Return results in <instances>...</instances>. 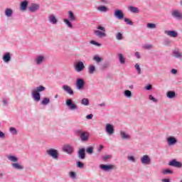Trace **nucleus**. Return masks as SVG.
<instances>
[{"mask_svg": "<svg viewBox=\"0 0 182 182\" xmlns=\"http://www.w3.org/2000/svg\"><path fill=\"white\" fill-rule=\"evenodd\" d=\"M90 43H91V45H95V46H102L101 43H99L95 41H91Z\"/></svg>", "mask_w": 182, "mask_h": 182, "instance_id": "obj_49", "label": "nucleus"}, {"mask_svg": "<svg viewBox=\"0 0 182 182\" xmlns=\"http://www.w3.org/2000/svg\"><path fill=\"white\" fill-rule=\"evenodd\" d=\"M64 22L65 25L68 26V28H73V26L72 25V23H70V21L65 18L64 19Z\"/></svg>", "mask_w": 182, "mask_h": 182, "instance_id": "obj_42", "label": "nucleus"}, {"mask_svg": "<svg viewBox=\"0 0 182 182\" xmlns=\"http://www.w3.org/2000/svg\"><path fill=\"white\" fill-rule=\"evenodd\" d=\"M149 100H151L152 102H154V103H157V102H159V100L156 98H154V97H153V95H149Z\"/></svg>", "mask_w": 182, "mask_h": 182, "instance_id": "obj_48", "label": "nucleus"}, {"mask_svg": "<svg viewBox=\"0 0 182 182\" xmlns=\"http://www.w3.org/2000/svg\"><path fill=\"white\" fill-rule=\"evenodd\" d=\"M168 146H174L177 143V139L174 136H169L166 139Z\"/></svg>", "mask_w": 182, "mask_h": 182, "instance_id": "obj_15", "label": "nucleus"}, {"mask_svg": "<svg viewBox=\"0 0 182 182\" xmlns=\"http://www.w3.org/2000/svg\"><path fill=\"white\" fill-rule=\"evenodd\" d=\"M109 159H112V156H110V155H106V156H102V160H103L104 161H106L109 160Z\"/></svg>", "mask_w": 182, "mask_h": 182, "instance_id": "obj_51", "label": "nucleus"}, {"mask_svg": "<svg viewBox=\"0 0 182 182\" xmlns=\"http://www.w3.org/2000/svg\"><path fill=\"white\" fill-rule=\"evenodd\" d=\"M105 131L109 136H112V134H114V127L112 124H107Z\"/></svg>", "mask_w": 182, "mask_h": 182, "instance_id": "obj_6", "label": "nucleus"}, {"mask_svg": "<svg viewBox=\"0 0 182 182\" xmlns=\"http://www.w3.org/2000/svg\"><path fill=\"white\" fill-rule=\"evenodd\" d=\"M135 68L136 69L137 72H138V75H141V68H140V65H139L138 63H136L135 65Z\"/></svg>", "mask_w": 182, "mask_h": 182, "instance_id": "obj_45", "label": "nucleus"}, {"mask_svg": "<svg viewBox=\"0 0 182 182\" xmlns=\"http://www.w3.org/2000/svg\"><path fill=\"white\" fill-rule=\"evenodd\" d=\"M153 48V46L148 44L145 46V49H151Z\"/></svg>", "mask_w": 182, "mask_h": 182, "instance_id": "obj_58", "label": "nucleus"}, {"mask_svg": "<svg viewBox=\"0 0 182 182\" xmlns=\"http://www.w3.org/2000/svg\"><path fill=\"white\" fill-rule=\"evenodd\" d=\"M128 160H129V161H132L133 163L136 161V159H134V156H128Z\"/></svg>", "mask_w": 182, "mask_h": 182, "instance_id": "obj_53", "label": "nucleus"}, {"mask_svg": "<svg viewBox=\"0 0 182 182\" xmlns=\"http://www.w3.org/2000/svg\"><path fill=\"white\" fill-rule=\"evenodd\" d=\"M65 105L70 109V110H76V109H77V105L73 103L70 99H68L65 101Z\"/></svg>", "mask_w": 182, "mask_h": 182, "instance_id": "obj_9", "label": "nucleus"}, {"mask_svg": "<svg viewBox=\"0 0 182 182\" xmlns=\"http://www.w3.org/2000/svg\"><path fill=\"white\" fill-rule=\"evenodd\" d=\"M63 90L66 92V93H68L70 96H73V90L69 86L64 85H63Z\"/></svg>", "mask_w": 182, "mask_h": 182, "instance_id": "obj_17", "label": "nucleus"}, {"mask_svg": "<svg viewBox=\"0 0 182 182\" xmlns=\"http://www.w3.org/2000/svg\"><path fill=\"white\" fill-rule=\"evenodd\" d=\"M98 106H100L101 107H105V106H106V104L105 102H102L101 104H99Z\"/></svg>", "mask_w": 182, "mask_h": 182, "instance_id": "obj_62", "label": "nucleus"}, {"mask_svg": "<svg viewBox=\"0 0 182 182\" xmlns=\"http://www.w3.org/2000/svg\"><path fill=\"white\" fill-rule=\"evenodd\" d=\"M85 151V148H81L77 151L78 159H80V160H85V159H86V153Z\"/></svg>", "mask_w": 182, "mask_h": 182, "instance_id": "obj_13", "label": "nucleus"}, {"mask_svg": "<svg viewBox=\"0 0 182 182\" xmlns=\"http://www.w3.org/2000/svg\"><path fill=\"white\" fill-rule=\"evenodd\" d=\"M81 105H83L84 106H89V99L83 98L81 100Z\"/></svg>", "mask_w": 182, "mask_h": 182, "instance_id": "obj_35", "label": "nucleus"}, {"mask_svg": "<svg viewBox=\"0 0 182 182\" xmlns=\"http://www.w3.org/2000/svg\"><path fill=\"white\" fill-rule=\"evenodd\" d=\"M28 8V1H24L21 4V11H25Z\"/></svg>", "mask_w": 182, "mask_h": 182, "instance_id": "obj_33", "label": "nucleus"}, {"mask_svg": "<svg viewBox=\"0 0 182 182\" xmlns=\"http://www.w3.org/2000/svg\"><path fill=\"white\" fill-rule=\"evenodd\" d=\"M97 29L98 30L94 31V33L97 38H106V36H107L106 34V28L105 27L99 26L97 27Z\"/></svg>", "mask_w": 182, "mask_h": 182, "instance_id": "obj_2", "label": "nucleus"}, {"mask_svg": "<svg viewBox=\"0 0 182 182\" xmlns=\"http://www.w3.org/2000/svg\"><path fill=\"white\" fill-rule=\"evenodd\" d=\"M43 60H45V56L43 55H39L35 59L36 65H41V63H43Z\"/></svg>", "mask_w": 182, "mask_h": 182, "instance_id": "obj_20", "label": "nucleus"}, {"mask_svg": "<svg viewBox=\"0 0 182 182\" xmlns=\"http://www.w3.org/2000/svg\"><path fill=\"white\" fill-rule=\"evenodd\" d=\"M8 160H10V161L16 163V161H18V158H16V156H9Z\"/></svg>", "mask_w": 182, "mask_h": 182, "instance_id": "obj_36", "label": "nucleus"}, {"mask_svg": "<svg viewBox=\"0 0 182 182\" xmlns=\"http://www.w3.org/2000/svg\"><path fill=\"white\" fill-rule=\"evenodd\" d=\"M39 8L41 6L38 4H32L31 6H29L28 9L30 12H36V11H39Z\"/></svg>", "mask_w": 182, "mask_h": 182, "instance_id": "obj_16", "label": "nucleus"}, {"mask_svg": "<svg viewBox=\"0 0 182 182\" xmlns=\"http://www.w3.org/2000/svg\"><path fill=\"white\" fill-rule=\"evenodd\" d=\"M68 19H70L71 22H75L76 21V16H75V14H73V11H68Z\"/></svg>", "mask_w": 182, "mask_h": 182, "instance_id": "obj_21", "label": "nucleus"}, {"mask_svg": "<svg viewBox=\"0 0 182 182\" xmlns=\"http://www.w3.org/2000/svg\"><path fill=\"white\" fill-rule=\"evenodd\" d=\"M141 163L146 165L151 164V159L148 155H144L141 158Z\"/></svg>", "mask_w": 182, "mask_h": 182, "instance_id": "obj_12", "label": "nucleus"}, {"mask_svg": "<svg viewBox=\"0 0 182 182\" xmlns=\"http://www.w3.org/2000/svg\"><path fill=\"white\" fill-rule=\"evenodd\" d=\"M3 103L4 105H8V102L6 101V100H4Z\"/></svg>", "mask_w": 182, "mask_h": 182, "instance_id": "obj_64", "label": "nucleus"}, {"mask_svg": "<svg viewBox=\"0 0 182 182\" xmlns=\"http://www.w3.org/2000/svg\"><path fill=\"white\" fill-rule=\"evenodd\" d=\"M47 154L53 157V159H54L55 160H58V159H59V153L56 149H50L47 150Z\"/></svg>", "mask_w": 182, "mask_h": 182, "instance_id": "obj_3", "label": "nucleus"}, {"mask_svg": "<svg viewBox=\"0 0 182 182\" xmlns=\"http://www.w3.org/2000/svg\"><path fill=\"white\" fill-rule=\"evenodd\" d=\"M163 174L164 175H167V174H173V171L170 170V169H165L162 171Z\"/></svg>", "mask_w": 182, "mask_h": 182, "instance_id": "obj_44", "label": "nucleus"}, {"mask_svg": "<svg viewBox=\"0 0 182 182\" xmlns=\"http://www.w3.org/2000/svg\"><path fill=\"white\" fill-rule=\"evenodd\" d=\"M101 150H103V145H100V146L97 149V151H100Z\"/></svg>", "mask_w": 182, "mask_h": 182, "instance_id": "obj_60", "label": "nucleus"}, {"mask_svg": "<svg viewBox=\"0 0 182 182\" xmlns=\"http://www.w3.org/2000/svg\"><path fill=\"white\" fill-rule=\"evenodd\" d=\"M10 132L11 133H12V134H16V133H18V131H16V129L14 127L10 128Z\"/></svg>", "mask_w": 182, "mask_h": 182, "instance_id": "obj_52", "label": "nucleus"}, {"mask_svg": "<svg viewBox=\"0 0 182 182\" xmlns=\"http://www.w3.org/2000/svg\"><path fill=\"white\" fill-rule=\"evenodd\" d=\"M168 166H171V167H176V168H181L182 163L178 161L177 159H172L168 162Z\"/></svg>", "mask_w": 182, "mask_h": 182, "instance_id": "obj_5", "label": "nucleus"}, {"mask_svg": "<svg viewBox=\"0 0 182 182\" xmlns=\"http://www.w3.org/2000/svg\"><path fill=\"white\" fill-rule=\"evenodd\" d=\"M120 134H121V139H122V140H129L130 139V135L126 134V132L121 131L120 132Z\"/></svg>", "mask_w": 182, "mask_h": 182, "instance_id": "obj_25", "label": "nucleus"}, {"mask_svg": "<svg viewBox=\"0 0 182 182\" xmlns=\"http://www.w3.org/2000/svg\"><path fill=\"white\" fill-rule=\"evenodd\" d=\"M152 88H153V87L151 86V85H148L146 87V90H151Z\"/></svg>", "mask_w": 182, "mask_h": 182, "instance_id": "obj_57", "label": "nucleus"}, {"mask_svg": "<svg viewBox=\"0 0 182 182\" xmlns=\"http://www.w3.org/2000/svg\"><path fill=\"white\" fill-rule=\"evenodd\" d=\"M171 73H172L173 75H176V73H177V70H176V69H172V70H171Z\"/></svg>", "mask_w": 182, "mask_h": 182, "instance_id": "obj_61", "label": "nucleus"}, {"mask_svg": "<svg viewBox=\"0 0 182 182\" xmlns=\"http://www.w3.org/2000/svg\"><path fill=\"white\" fill-rule=\"evenodd\" d=\"M75 151V148L70 144H65L63 146V151L67 154H72Z\"/></svg>", "mask_w": 182, "mask_h": 182, "instance_id": "obj_4", "label": "nucleus"}, {"mask_svg": "<svg viewBox=\"0 0 182 182\" xmlns=\"http://www.w3.org/2000/svg\"><path fill=\"white\" fill-rule=\"evenodd\" d=\"M0 139H5V134L0 131Z\"/></svg>", "mask_w": 182, "mask_h": 182, "instance_id": "obj_56", "label": "nucleus"}, {"mask_svg": "<svg viewBox=\"0 0 182 182\" xmlns=\"http://www.w3.org/2000/svg\"><path fill=\"white\" fill-rule=\"evenodd\" d=\"M93 60H95L97 63H100L102 62V58L99 55H95L93 57Z\"/></svg>", "mask_w": 182, "mask_h": 182, "instance_id": "obj_39", "label": "nucleus"}, {"mask_svg": "<svg viewBox=\"0 0 182 182\" xmlns=\"http://www.w3.org/2000/svg\"><path fill=\"white\" fill-rule=\"evenodd\" d=\"M173 56L177 59H181L182 58L181 53L178 51H173Z\"/></svg>", "mask_w": 182, "mask_h": 182, "instance_id": "obj_37", "label": "nucleus"}, {"mask_svg": "<svg viewBox=\"0 0 182 182\" xmlns=\"http://www.w3.org/2000/svg\"><path fill=\"white\" fill-rule=\"evenodd\" d=\"M97 9V11H100V12H107V11H109V9L105 6H98Z\"/></svg>", "mask_w": 182, "mask_h": 182, "instance_id": "obj_32", "label": "nucleus"}, {"mask_svg": "<svg viewBox=\"0 0 182 182\" xmlns=\"http://www.w3.org/2000/svg\"><path fill=\"white\" fill-rule=\"evenodd\" d=\"M118 56H119V60L121 65H124V63H126V59L123 56V54L119 53Z\"/></svg>", "mask_w": 182, "mask_h": 182, "instance_id": "obj_30", "label": "nucleus"}, {"mask_svg": "<svg viewBox=\"0 0 182 182\" xmlns=\"http://www.w3.org/2000/svg\"><path fill=\"white\" fill-rule=\"evenodd\" d=\"M32 97L34 102H39L41 100V93L34 91V90L32 92Z\"/></svg>", "mask_w": 182, "mask_h": 182, "instance_id": "obj_14", "label": "nucleus"}, {"mask_svg": "<svg viewBox=\"0 0 182 182\" xmlns=\"http://www.w3.org/2000/svg\"><path fill=\"white\" fill-rule=\"evenodd\" d=\"M11 166L16 170H23V166L18 163H14L11 164Z\"/></svg>", "mask_w": 182, "mask_h": 182, "instance_id": "obj_26", "label": "nucleus"}, {"mask_svg": "<svg viewBox=\"0 0 182 182\" xmlns=\"http://www.w3.org/2000/svg\"><path fill=\"white\" fill-rule=\"evenodd\" d=\"M48 21L50 22V23L55 25V23H58V18H56V16H55L54 15H50L48 17Z\"/></svg>", "mask_w": 182, "mask_h": 182, "instance_id": "obj_19", "label": "nucleus"}, {"mask_svg": "<svg viewBox=\"0 0 182 182\" xmlns=\"http://www.w3.org/2000/svg\"><path fill=\"white\" fill-rule=\"evenodd\" d=\"M135 56L137 58V59H140V53L136 52L135 53Z\"/></svg>", "mask_w": 182, "mask_h": 182, "instance_id": "obj_59", "label": "nucleus"}, {"mask_svg": "<svg viewBox=\"0 0 182 182\" xmlns=\"http://www.w3.org/2000/svg\"><path fill=\"white\" fill-rule=\"evenodd\" d=\"M76 87L78 90H82L85 87V80L82 78L77 79Z\"/></svg>", "mask_w": 182, "mask_h": 182, "instance_id": "obj_8", "label": "nucleus"}, {"mask_svg": "<svg viewBox=\"0 0 182 182\" xmlns=\"http://www.w3.org/2000/svg\"><path fill=\"white\" fill-rule=\"evenodd\" d=\"M83 163L80 162V161H77V167L79 168H83Z\"/></svg>", "mask_w": 182, "mask_h": 182, "instance_id": "obj_50", "label": "nucleus"}, {"mask_svg": "<svg viewBox=\"0 0 182 182\" xmlns=\"http://www.w3.org/2000/svg\"><path fill=\"white\" fill-rule=\"evenodd\" d=\"M75 70L76 72H82V70H85V64L82 61H79L75 64Z\"/></svg>", "mask_w": 182, "mask_h": 182, "instance_id": "obj_10", "label": "nucleus"}, {"mask_svg": "<svg viewBox=\"0 0 182 182\" xmlns=\"http://www.w3.org/2000/svg\"><path fill=\"white\" fill-rule=\"evenodd\" d=\"M166 96L168 97V99H173V97H176V92L168 91L166 94Z\"/></svg>", "mask_w": 182, "mask_h": 182, "instance_id": "obj_31", "label": "nucleus"}, {"mask_svg": "<svg viewBox=\"0 0 182 182\" xmlns=\"http://www.w3.org/2000/svg\"><path fill=\"white\" fill-rule=\"evenodd\" d=\"M116 38L117 41H122V39H123V34H122V33H117Z\"/></svg>", "mask_w": 182, "mask_h": 182, "instance_id": "obj_46", "label": "nucleus"}, {"mask_svg": "<svg viewBox=\"0 0 182 182\" xmlns=\"http://www.w3.org/2000/svg\"><path fill=\"white\" fill-rule=\"evenodd\" d=\"M13 14H14V11H12L11 9H6L5 10L6 16H7L8 18H11Z\"/></svg>", "mask_w": 182, "mask_h": 182, "instance_id": "obj_29", "label": "nucleus"}, {"mask_svg": "<svg viewBox=\"0 0 182 182\" xmlns=\"http://www.w3.org/2000/svg\"><path fill=\"white\" fill-rule=\"evenodd\" d=\"M33 90L37 92V93H39L40 92H43L44 90H46V87H43V85H39L38 87L34 88Z\"/></svg>", "mask_w": 182, "mask_h": 182, "instance_id": "obj_27", "label": "nucleus"}, {"mask_svg": "<svg viewBox=\"0 0 182 182\" xmlns=\"http://www.w3.org/2000/svg\"><path fill=\"white\" fill-rule=\"evenodd\" d=\"M114 16H115L117 19L122 20L123 18H124V14H123L122 10L117 9L114 12Z\"/></svg>", "mask_w": 182, "mask_h": 182, "instance_id": "obj_11", "label": "nucleus"}, {"mask_svg": "<svg viewBox=\"0 0 182 182\" xmlns=\"http://www.w3.org/2000/svg\"><path fill=\"white\" fill-rule=\"evenodd\" d=\"M75 134L79 136L81 141H87L89 140V132H83L82 129H77L75 131Z\"/></svg>", "mask_w": 182, "mask_h": 182, "instance_id": "obj_1", "label": "nucleus"}, {"mask_svg": "<svg viewBox=\"0 0 182 182\" xmlns=\"http://www.w3.org/2000/svg\"><path fill=\"white\" fill-rule=\"evenodd\" d=\"M86 119H87L88 120L93 119V114H90L87 115Z\"/></svg>", "mask_w": 182, "mask_h": 182, "instance_id": "obj_55", "label": "nucleus"}, {"mask_svg": "<svg viewBox=\"0 0 182 182\" xmlns=\"http://www.w3.org/2000/svg\"><path fill=\"white\" fill-rule=\"evenodd\" d=\"M124 95L126 97L130 98L132 97V91L127 90L124 91Z\"/></svg>", "mask_w": 182, "mask_h": 182, "instance_id": "obj_38", "label": "nucleus"}, {"mask_svg": "<svg viewBox=\"0 0 182 182\" xmlns=\"http://www.w3.org/2000/svg\"><path fill=\"white\" fill-rule=\"evenodd\" d=\"M171 16H173V18H175V19H177L178 21H181L182 19V14L178 10L172 11Z\"/></svg>", "mask_w": 182, "mask_h": 182, "instance_id": "obj_7", "label": "nucleus"}, {"mask_svg": "<svg viewBox=\"0 0 182 182\" xmlns=\"http://www.w3.org/2000/svg\"><path fill=\"white\" fill-rule=\"evenodd\" d=\"M147 28H149L150 29H155L156 28V23H148L146 24Z\"/></svg>", "mask_w": 182, "mask_h": 182, "instance_id": "obj_43", "label": "nucleus"}, {"mask_svg": "<svg viewBox=\"0 0 182 182\" xmlns=\"http://www.w3.org/2000/svg\"><path fill=\"white\" fill-rule=\"evenodd\" d=\"M3 60L6 63H8L9 62H11V53H6L4 54L3 56Z\"/></svg>", "mask_w": 182, "mask_h": 182, "instance_id": "obj_23", "label": "nucleus"}, {"mask_svg": "<svg viewBox=\"0 0 182 182\" xmlns=\"http://www.w3.org/2000/svg\"><path fill=\"white\" fill-rule=\"evenodd\" d=\"M87 154H93V146H88L86 149Z\"/></svg>", "mask_w": 182, "mask_h": 182, "instance_id": "obj_41", "label": "nucleus"}, {"mask_svg": "<svg viewBox=\"0 0 182 182\" xmlns=\"http://www.w3.org/2000/svg\"><path fill=\"white\" fill-rule=\"evenodd\" d=\"M50 102V100L48 97L43 98V100L41 102V105H43L44 106H46V105H48Z\"/></svg>", "mask_w": 182, "mask_h": 182, "instance_id": "obj_34", "label": "nucleus"}, {"mask_svg": "<svg viewBox=\"0 0 182 182\" xmlns=\"http://www.w3.org/2000/svg\"><path fill=\"white\" fill-rule=\"evenodd\" d=\"M113 167V165H100V168H102V170H104L105 171H109V170H112Z\"/></svg>", "mask_w": 182, "mask_h": 182, "instance_id": "obj_22", "label": "nucleus"}, {"mask_svg": "<svg viewBox=\"0 0 182 182\" xmlns=\"http://www.w3.org/2000/svg\"><path fill=\"white\" fill-rule=\"evenodd\" d=\"M95 71H96V67H95V65H89L88 73L90 75H93V73H95Z\"/></svg>", "mask_w": 182, "mask_h": 182, "instance_id": "obj_28", "label": "nucleus"}, {"mask_svg": "<svg viewBox=\"0 0 182 182\" xmlns=\"http://www.w3.org/2000/svg\"><path fill=\"white\" fill-rule=\"evenodd\" d=\"M109 66H110V65L108 63H104L102 65V69H107V68H109Z\"/></svg>", "mask_w": 182, "mask_h": 182, "instance_id": "obj_54", "label": "nucleus"}, {"mask_svg": "<svg viewBox=\"0 0 182 182\" xmlns=\"http://www.w3.org/2000/svg\"><path fill=\"white\" fill-rule=\"evenodd\" d=\"M165 33L171 38H177V36H178V33L175 31H166Z\"/></svg>", "mask_w": 182, "mask_h": 182, "instance_id": "obj_18", "label": "nucleus"}, {"mask_svg": "<svg viewBox=\"0 0 182 182\" xmlns=\"http://www.w3.org/2000/svg\"><path fill=\"white\" fill-rule=\"evenodd\" d=\"M162 182H170V179L164 178L162 179Z\"/></svg>", "mask_w": 182, "mask_h": 182, "instance_id": "obj_63", "label": "nucleus"}, {"mask_svg": "<svg viewBox=\"0 0 182 182\" xmlns=\"http://www.w3.org/2000/svg\"><path fill=\"white\" fill-rule=\"evenodd\" d=\"M128 9L130 11V12H132V14H139V12H140V10L139 9V8L135 7V6H129L128 7Z\"/></svg>", "mask_w": 182, "mask_h": 182, "instance_id": "obj_24", "label": "nucleus"}, {"mask_svg": "<svg viewBox=\"0 0 182 182\" xmlns=\"http://www.w3.org/2000/svg\"><path fill=\"white\" fill-rule=\"evenodd\" d=\"M124 22H126V23L127 25H131V26H133V21H130V19L127 18H125L124 19Z\"/></svg>", "mask_w": 182, "mask_h": 182, "instance_id": "obj_47", "label": "nucleus"}, {"mask_svg": "<svg viewBox=\"0 0 182 182\" xmlns=\"http://www.w3.org/2000/svg\"><path fill=\"white\" fill-rule=\"evenodd\" d=\"M69 176L70 178H73V180H76V172L70 171L69 173Z\"/></svg>", "mask_w": 182, "mask_h": 182, "instance_id": "obj_40", "label": "nucleus"}]
</instances>
